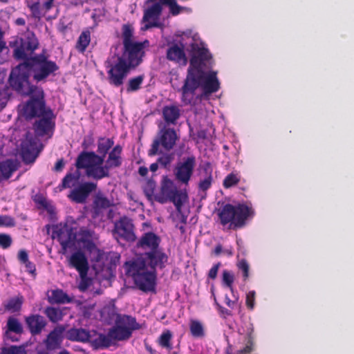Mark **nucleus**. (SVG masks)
<instances>
[{"instance_id":"nucleus-19","label":"nucleus","mask_w":354,"mask_h":354,"mask_svg":"<svg viewBox=\"0 0 354 354\" xmlns=\"http://www.w3.org/2000/svg\"><path fill=\"white\" fill-rule=\"evenodd\" d=\"M65 327L62 325L55 326L44 341L48 351H54L61 348Z\"/></svg>"},{"instance_id":"nucleus-49","label":"nucleus","mask_w":354,"mask_h":354,"mask_svg":"<svg viewBox=\"0 0 354 354\" xmlns=\"http://www.w3.org/2000/svg\"><path fill=\"white\" fill-rule=\"evenodd\" d=\"M165 5L169 8V12L173 16H176L180 13V12L185 9L184 7L179 6L176 0H170Z\"/></svg>"},{"instance_id":"nucleus-10","label":"nucleus","mask_w":354,"mask_h":354,"mask_svg":"<svg viewBox=\"0 0 354 354\" xmlns=\"http://www.w3.org/2000/svg\"><path fill=\"white\" fill-rule=\"evenodd\" d=\"M34 91L25 96H29V100L23 106V115L27 120H30L47 113L45 95L42 88L33 87Z\"/></svg>"},{"instance_id":"nucleus-28","label":"nucleus","mask_w":354,"mask_h":354,"mask_svg":"<svg viewBox=\"0 0 354 354\" xmlns=\"http://www.w3.org/2000/svg\"><path fill=\"white\" fill-rule=\"evenodd\" d=\"M115 324L126 327L131 332L141 328L134 317L127 315H118L115 319Z\"/></svg>"},{"instance_id":"nucleus-20","label":"nucleus","mask_w":354,"mask_h":354,"mask_svg":"<svg viewBox=\"0 0 354 354\" xmlns=\"http://www.w3.org/2000/svg\"><path fill=\"white\" fill-rule=\"evenodd\" d=\"M25 323L32 335L41 334L47 325L46 319L39 314H31L26 316Z\"/></svg>"},{"instance_id":"nucleus-62","label":"nucleus","mask_w":354,"mask_h":354,"mask_svg":"<svg viewBox=\"0 0 354 354\" xmlns=\"http://www.w3.org/2000/svg\"><path fill=\"white\" fill-rule=\"evenodd\" d=\"M64 165L65 163L63 158L58 160L55 165L54 170L55 171H61L63 169Z\"/></svg>"},{"instance_id":"nucleus-7","label":"nucleus","mask_w":354,"mask_h":354,"mask_svg":"<svg viewBox=\"0 0 354 354\" xmlns=\"http://www.w3.org/2000/svg\"><path fill=\"white\" fill-rule=\"evenodd\" d=\"M9 46L13 49V57L16 60L26 62L35 55L39 42L33 32L28 31L21 37H12Z\"/></svg>"},{"instance_id":"nucleus-16","label":"nucleus","mask_w":354,"mask_h":354,"mask_svg":"<svg viewBox=\"0 0 354 354\" xmlns=\"http://www.w3.org/2000/svg\"><path fill=\"white\" fill-rule=\"evenodd\" d=\"M38 118L33 124V130L36 136L43 137L54 129L55 115L48 107L47 113Z\"/></svg>"},{"instance_id":"nucleus-1","label":"nucleus","mask_w":354,"mask_h":354,"mask_svg":"<svg viewBox=\"0 0 354 354\" xmlns=\"http://www.w3.org/2000/svg\"><path fill=\"white\" fill-rule=\"evenodd\" d=\"M134 28L131 24L122 26L123 49L121 54L109 55L104 62L109 83L115 87L122 86L130 72L136 69L142 62L145 56L144 42L132 41Z\"/></svg>"},{"instance_id":"nucleus-35","label":"nucleus","mask_w":354,"mask_h":354,"mask_svg":"<svg viewBox=\"0 0 354 354\" xmlns=\"http://www.w3.org/2000/svg\"><path fill=\"white\" fill-rule=\"evenodd\" d=\"M203 171L205 174V177L199 183V189L202 191L207 190L212 185V167L211 163L206 162L203 166Z\"/></svg>"},{"instance_id":"nucleus-21","label":"nucleus","mask_w":354,"mask_h":354,"mask_svg":"<svg viewBox=\"0 0 354 354\" xmlns=\"http://www.w3.org/2000/svg\"><path fill=\"white\" fill-rule=\"evenodd\" d=\"M112 205V202L103 193L99 192L95 195L91 205L92 218H98L103 214L104 210L111 207Z\"/></svg>"},{"instance_id":"nucleus-52","label":"nucleus","mask_w":354,"mask_h":354,"mask_svg":"<svg viewBox=\"0 0 354 354\" xmlns=\"http://www.w3.org/2000/svg\"><path fill=\"white\" fill-rule=\"evenodd\" d=\"M72 334L75 335V339L77 341L84 342L87 340L89 337L88 333L86 330L82 328L73 330L72 331Z\"/></svg>"},{"instance_id":"nucleus-63","label":"nucleus","mask_w":354,"mask_h":354,"mask_svg":"<svg viewBox=\"0 0 354 354\" xmlns=\"http://www.w3.org/2000/svg\"><path fill=\"white\" fill-rule=\"evenodd\" d=\"M237 300L238 298H236L235 300H231L227 295H225V302L226 305L231 308H234V305L237 302Z\"/></svg>"},{"instance_id":"nucleus-30","label":"nucleus","mask_w":354,"mask_h":354,"mask_svg":"<svg viewBox=\"0 0 354 354\" xmlns=\"http://www.w3.org/2000/svg\"><path fill=\"white\" fill-rule=\"evenodd\" d=\"M64 310L59 307L47 306L44 310V314L50 322L55 324L63 319L65 315Z\"/></svg>"},{"instance_id":"nucleus-23","label":"nucleus","mask_w":354,"mask_h":354,"mask_svg":"<svg viewBox=\"0 0 354 354\" xmlns=\"http://www.w3.org/2000/svg\"><path fill=\"white\" fill-rule=\"evenodd\" d=\"M184 48L183 44H172L167 48L166 55L167 59L175 63L185 65L187 62V59Z\"/></svg>"},{"instance_id":"nucleus-15","label":"nucleus","mask_w":354,"mask_h":354,"mask_svg":"<svg viewBox=\"0 0 354 354\" xmlns=\"http://www.w3.org/2000/svg\"><path fill=\"white\" fill-rule=\"evenodd\" d=\"M196 165V158L192 155L183 158L182 162H179L174 170L176 178L182 183L187 185L193 174Z\"/></svg>"},{"instance_id":"nucleus-59","label":"nucleus","mask_w":354,"mask_h":354,"mask_svg":"<svg viewBox=\"0 0 354 354\" xmlns=\"http://www.w3.org/2000/svg\"><path fill=\"white\" fill-rule=\"evenodd\" d=\"M4 32L0 28V54L7 48L6 43L3 39Z\"/></svg>"},{"instance_id":"nucleus-29","label":"nucleus","mask_w":354,"mask_h":354,"mask_svg":"<svg viewBox=\"0 0 354 354\" xmlns=\"http://www.w3.org/2000/svg\"><path fill=\"white\" fill-rule=\"evenodd\" d=\"M24 333L23 325L21 322L15 316L8 317L5 326V334L8 335L10 333L21 335Z\"/></svg>"},{"instance_id":"nucleus-39","label":"nucleus","mask_w":354,"mask_h":354,"mask_svg":"<svg viewBox=\"0 0 354 354\" xmlns=\"http://www.w3.org/2000/svg\"><path fill=\"white\" fill-rule=\"evenodd\" d=\"M144 80V75H140L130 78L126 84L127 93H133L140 90L142 84H143Z\"/></svg>"},{"instance_id":"nucleus-33","label":"nucleus","mask_w":354,"mask_h":354,"mask_svg":"<svg viewBox=\"0 0 354 354\" xmlns=\"http://www.w3.org/2000/svg\"><path fill=\"white\" fill-rule=\"evenodd\" d=\"M91 30L84 29L77 38L75 49L80 53H84L91 43Z\"/></svg>"},{"instance_id":"nucleus-13","label":"nucleus","mask_w":354,"mask_h":354,"mask_svg":"<svg viewBox=\"0 0 354 354\" xmlns=\"http://www.w3.org/2000/svg\"><path fill=\"white\" fill-rule=\"evenodd\" d=\"M113 234L119 240L127 242H134L136 240L135 226L132 219L124 216L120 217L114 224Z\"/></svg>"},{"instance_id":"nucleus-46","label":"nucleus","mask_w":354,"mask_h":354,"mask_svg":"<svg viewBox=\"0 0 354 354\" xmlns=\"http://www.w3.org/2000/svg\"><path fill=\"white\" fill-rule=\"evenodd\" d=\"M239 180L240 179L236 174L230 173L224 178L223 185L225 188H230L238 184Z\"/></svg>"},{"instance_id":"nucleus-44","label":"nucleus","mask_w":354,"mask_h":354,"mask_svg":"<svg viewBox=\"0 0 354 354\" xmlns=\"http://www.w3.org/2000/svg\"><path fill=\"white\" fill-rule=\"evenodd\" d=\"M223 283L230 289L232 292H234L232 284L234 280V276L233 273L227 270H224L222 273Z\"/></svg>"},{"instance_id":"nucleus-60","label":"nucleus","mask_w":354,"mask_h":354,"mask_svg":"<svg viewBox=\"0 0 354 354\" xmlns=\"http://www.w3.org/2000/svg\"><path fill=\"white\" fill-rule=\"evenodd\" d=\"M6 94L5 91H0V110L3 109L6 105Z\"/></svg>"},{"instance_id":"nucleus-18","label":"nucleus","mask_w":354,"mask_h":354,"mask_svg":"<svg viewBox=\"0 0 354 354\" xmlns=\"http://www.w3.org/2000/svg\"><path fill=\"white\" fill-rule=\"evenodd\" d=\"M162 11V4L156 2L148 7L144 11L142 21L146 22L142 28V30H147L151 28H159L160 24L157 21Z\"/></svg>"},{"instance_id":"nucleus-41","label":"nucleus","mask_w":354,"mask_h":354,"mask_svg":"<svg viewBox=\"0 0 354 354\" xmlns=\"http://www.w3.org/2000/svg\"><path fill=\"white\" fill-rule=\"evenodd\" d=\"M28 8L31 12L32 17L35 19L39 20L44 15L42 6L39 1L28 3Z\"/></svg>"},{"instance_id":"nucleus-58","label":"nucleus","mask_w":354,"mask_h":354,"mask_svg":"<svg viewBox=\"0 0 354 354\" xmlns=\"http://www.w3.org/2000/svg\"><path fill=\"white\" fill-rule=\"evenodd\" d=\"M42 6L44 15L48 12L54 6V0H46Z\"/></svg>"},{"instance_id":"nucleus-56","label":"nucleus","mask_w":354,"mask_h":354,"mask_svg":"<svg viewBox=\"0 0 354 354\" xmlns=\"http://www.w3.org/2000/svg\"><path fill=\"white\" fill-rule=\"evenodd\" d=\"M221 266V263L220 262L214 264L212 268L209 270L208 272V277L211 279H215L217 277L218 271Z\"/></svg>"},{"instance_id":"nucleus-4","label":"nucleus","mask_w":354,"mask_h":354,"mask_svg":"<svg viewBox=\"0 0 354 354\" xmlns=\"http://www.w3.org/2000/svg\"><path fill=\"white\" fill-rule=\"evenodd\" d=\"M255 212L251 205L239 203L233 205L225 204L218 210V216L222 225L230 224V228H242L248 219L252 218Z\"/></svg>"},{"instance_id":"nucleus-43","label":"nucleus","mask_w":354,"mask_h":354,"mask_svg":"<svg viewBox=\"0 0 354 354\" xmlns=\"http://www.w3.org/2000/svg\"><path fill=\"white\" fill-rule=\"evenodd\" d=\"M88 271L79 273L80 277V281L78 286V288L80 291H86L91 284V279L88 277Z\"/></svg>"},{"instance_id":"nucleus-53","label":"nucleus","mask_w":354,"mask_h":354,"mask_svg":"<svg viewBox=\"0 0 354 354\" xmlns=\"http://www.w3.org/2000/svg\"><path fill=\"white\" fill-rule=\"evenodd\" d=\"M256 292L254 290L249 291L246 295L245 304L248 309L253 310L255 304Z\"/></svg>"},{"instance_id":"nucleus-48","label":"nucleus","mask_w":354,"mask_h":354,"mask_svg":"<svg viewBox=\"0 0 354 354\" xmlns=\"http://www.w3.org/2000/svg\"><path fill=\"white\" fill-rule=\"evenodd\" d=\"M237 267L239 270L242 272L243 281H246L249 277V263L245 259H241L237 263Z\"/></svg>"},{"instance_id":"nucleus-61","label":"nucleus","mask_w":354,"mask_h":354,"mask_svg":"<svg viewBox=\"0 0 354 354\" xmlns=\"http://www.w3.org/2000/svg\"><path fill=\"white\" fill-rule=\"evenodd\" d=\"M84 248L89 252H93L95 248V244L90 240L86 241L84 243Z\"/></svg>"},{"instance_id":"nucleus-55","label":"nucleus","mask_w":354,"mask_h":354,"mask_svg":"<svg viewBox=\"0 0 354 354\" xmlns=\"http://www.w3.org/2000/svg\"><path fill=\"white\" fill-rule=\"evenodd\" d=\"M110 336L107 337L104 335H100L97 339V344L103 348H108L111 346V340Z\"/></svg>"},{"instance_id":"nucleus-12","label":"nucleus","mask_w":354,"mask_h":354,"mask_svg":"<svg viewBox=\"0 0 354 354\" xmlns=\"http://www.w3.org/2000/svg\"><path fill=\"white\" fill-rule=\"evenodd\" d=\"M52 236L59 241L63 254L66 252L68 248H71L75 245L77 238L76 233L73 227L67 224L62 223L53 225Z\"/></svg>"},{"instance_id":"nucleus-32","label":"nucleus","mask_w":354,"mask_h":354,"mask_svg":"<svg viewBox=\"0 0 354 354\" xmlns=\"http://www.w3.org/2000/svg\"><path fill=\"white\" fill-rule=\"evenodd\" d=\"M17 258L19 261L25 266L26 271L35 279L37 276L36 266L34 263L29 260L28 252L25 250H20Z\"/></svg>"},{"instance_id":"nucleus-14","label":"nucleus","mask_w":354,"mask_h":354,"mask_svg":"<svg viewBox=\"0 0 354 354\" xmlns=\"http://www.w3.org/2000/svg\"><path fill=\"white\" fill-rule=\"evenodd\" d=\"M161 192L166 196L169 201L172 202L178 213H180L184 201L187 196L185 193L178 190L174 182L167 176L162 180Z\"/></svg>"},{"instance_id":"nucleus-11","label":"nucleus","mask_w":354,"mask_h":354,"mask_svg":"<svg viewBox=\"0 0 354 354\" xmlns=\"http://www.w3.org/2000/svg\"><path fill=\"white\" fill-rule=\"evenodd\" d=\"M122 147L116 145L108 153V157L105 161L104 167H97L95 169L99 174V180L104 178H109L111 176V169L118 168L122 165Z\"/></svg>"},{"instance_id":"nucleus-42","label":"nucleus","mask_w":354,"mask_h":354,"mask_svg":"<svg viewBox=\"0 0 354 354\" xmlns=\"http://www.w3.org/2000/svg\"><path fill=\"white\" fill-rule=\"evenodd\" d=\"M189 329L192 335L194 337H202L205 335L204 328L198 320H191Z\"/></svg>"},{"instance_id":"nucleus-31","label":"nucleus","mask_w":354,"mask_h":354,"mask_svg":"<svg viewBox=\"0 0 354 354\" xmlns=\"http://www.w3.org/2000/svg\"><path fill=\"white\" fill-rule=\"evenodd\" d=\"M132 335V332L126 327H122L118 324H115V326L110 330L109 333V336L111 337V339L122 341L126 340L130 338Z\"/></svg>"},{"instance_id":"nucleus-34","label":"nucleus","mask_w":354,"mask_h":354,"mask_svg":"<svg viewBox=\"0 0 354 354\" xmlns=\"http://www.w3.org/2000/svg\"><path fill=\"white\" fill-rule=\"evenodd\" d=\"M16 170L17 167L12 160L0 162V181L9 179Z\"/></svg>"},{"instance_id":"nucleus-47","label":"nucleus","mask_w":354,"mask_h":354,"mask_svg":"<svg viewBox=\"0 0 354 354\" xmlns=\"http://www.w3.org/2000/svg\"><path fill=\"white\" fill-rule=\"evenodd\" d=\"M0 354H26L24 348L21 346H10L1 348Z\"/></svg>"},{"instance_id":"nucleus-6","label":"nucleus","mask_w":354,"mask_h":354,"mask_svg":"<svg viewBox=\"0 0 354 354\" xmlns=\"http://www.w3.org/2000/svg\"><path fill=\"white\" fill-rule=\"evenodd\" d=\"M93 160L91 151H82L75 160L76 170L73 173H68L62 179V187L70 188L74 187L80 178V169H85L86 176L94 180H99V174L95 169L97 167L92 166Z\"/></svg>"},{"instance_id":"nucleus-9","label":"nucleus","mask_w":354,"mask_h":354,"mask_svg":"<svg viewBox=\"0 0 354 354\" xmlns=\"http://www.w3.org/2000/svg\"><path fill=\"white\" fill-rule=\"evenodd\" d=\"M178 136L173 128L163 127L153 139L148 151L149 156L170 151L174 147Z\"/></svg>"},{"instance_id":"nucleus-50","label":"nucleus","mask_w":354,"mask_h":354,"mask_svg":"<svg viewBox=\"0 0 354 354\" xmlns=\"http://www.w3.org/2000/svg\"><path fill=\"white\" fill-rule=\"evenodd\" d=\"M16 225L15 220L9 215H0V227H12Z\"/></svg>"},{"instance_id":"nucleus-51","label":"nucleus","mask_w":354,"mask_h":354,"mask_svg":"<svg viewBox=\"0 0 354 354\" xmlns=\"http://www.w3.org/2000/svg\"><path fill=\"white\" fill-rule=\"evenodd\" d=\"M12 239L10 235L1 233L0 234V247L3 249H8L11 246Z\"/></svg>"},{"instance_id":"nucleus-8","label":"nucleus","mask_w":354,"mask_h":354,"mask_svg":"<svg viewBox=\"0 0 354 354\" xmlns=\"http://www.w3.org/2000/svg\"><path fill=\"white\" fill-rule=\"evenodd\" d=\"M30 75L22 62L12 69L8 78L9 85L12 90L22 95L30 94L34 91L33 87H38L30 84Z\"/></svg>"},{"instance_id":"nucleus-54","label":"nucleus","mask_w":354,"mask_h":354,"mask_svg":"<svg viewBox=\"0 0 354 354\" xmlns=\"http://www.w3.org/2000/svg\"><path fill=\"white\" fill-rule=\"evenodd\" d=\"M106 155H103V154H99V153H96L94 151H91V157H92V160H93V162L95 160H96V162L95 164H93L92 166H95V167H104V165L103 163L104 162L105 163V157H106Z\"/></svg>"},{"instance_id":"nucleus-17","label":"nucleus","mask_w":354,"mask_h":354,"mask_svg":"<svg viewBox=\"0 0 354 354\" xmlns=\"http://www.w3.org/2000/svg\"><path fill=\"white\" fill-rule=\"evenodd\" d=\"M97 187V185L96 183H82L70 192L68 198L76 203H85L90 194L95 192Z\"/></svg>"},{"instance_id":"nucleus-45","label":"nucleus","mask_w":354,"mask_h":354,"mask_svg":"<svg viewBox=\"0 0 354 354\" xmlns=\"http://www.w3.org/2000/svg\"><path fill=\"white\" fill-rule=\"evenodd\" d=\"M156 189V183L148 180L142 187L143 192L149 200H151Z\"/></svg>"},{"instance_id":"nucleus-40","label":"nucleus","mask_w":354,"mask_h":354,"mask_svg":"<svg viewBox=\"0 0 354 354\" xmlns=\"http://www.w3.org/2000/svg\"><path fill=\"white\" fill-rule=\"evenodd\" d=\"M28 146H24L22 148V158L25 163L30 164L35 161L38 152H35V149L32 147L31 141L29 142Z\"/></svg>"},{"instance_id":"nucleus-37","label":"nucleus","mask_w":354,"mask_h":354,"mask_svg":"<svg viewBox=\"0 0 354 354\" xmlns=\"http://www.w3.org/2000/svg\"><path fill=\"white\" fill-rule=\"evenodd\" d=\"M114 145L113 138L100 137L97 140V153L99 154L107 155L109 151L112 149Z\"/></svg>"},{"instance_id":"nucleus-27","label":"nucleus","mask_w":354,"mask_h":354,"mask_svg":"<svg viewBox=\"0 0 354 354\" xmlns=\"http://www.w3.org/2000/svg\"><path fill=\"white\" fill-rule=\"evenodd\" d=\"M180 116V110L176 105H167L162 109V118L168 125L177 123Z\"/></svg>"},{"instance_id":"nucleus-64","label":"nucleus","mask_w":354,"mask_h":354,"mask_svg":"<svg viewBox=\"0 0 354 354\" xmlns=\"http://www.w3.org/2000/svg\"><path fill=\"white\" fill-rule=\"evenodd\" d=\"M217 308H218L220 313L225 316H230L232 315L230 310L223 307L219 304H217Z\"/></svg>"},{"instance_id":"nucleus-25","label":"nucleus","mask_w":354,"mask_h":354,"mask_svg":"<svg viewBox=\"0 0 354 354\" xmlns=\"http://www.w3.org/2000/svg\"><path fill=\"white\" fill-rule=\"evenodd\" d=\"M245 342V346L236 351L234 354H248L254 350L255 335L254 326L252 323H248L246 325Z\"/></svg>"},{"instance_id":"nucleus-38","label":"nucleus","mask_w":354,"mask_h":354,"mask_svg":"<svg viewBox=\"0 0 354 354\" xmlns=\"http://www.w3.org/2000/svg\"><path fill=\"white\" fill-rule=\"evenodd\" d=\"M172 337V333L169 330H165L158 337L157 342L162 348L171 351L173 349Z\"/></svg>"},{"instance_id":"nucleus-22","label":"nucleus","mask_w":354,"mask_h":354,"mask_svg":"<svg viewBox=\"0 0 354 354\" xmlns=\"http://www.w3.org/2000/svg\"><path fill=\"white\" fill-rule=\"evenodd\" d=\"M161 242L160 238L152 232H145L137 242V247L144 250L151 251L158 249Z\"/></svg>"},{"instance_id":"nucleus-2","label":"nucleus","mask_w":354,"mask_h":354,"mask_svg":"<svg viewBox=\"0 0 354 354\" xmlns=\"http://www.w3.org/2000/svg\"><path fill=\"white\" fill-rule=\"evenodd\" d=\"M212 56L205 48L194 50L189 61L187 74L181 88L182 101L190 104L194 100L196 91L201 87L203 95H209L218 91L220 83L216 71L206 73L205 69L212 66Z\"/></svg>"},{"instance_id":"nucleus-57","label":"nucleus","mask_w":354,"mask_h":354,"mask_svg":"<svg viewBox=\"0 0 354 354\" xmlns=\"http://www.w3.org/2000/svg\"><path fill=\"white\" fill-rule=\"evenodd\" d=\"M158 162L163 167H167L168 165L170 164L171 161V158L169 155L165 154L158 158Z\"/></svg>"},{"instance_id":"nucleus-5","label":"nucleus","mask_w":354,"mask_h":354,"mask_svg":"<svg viewBox=\"0 0 354 354\" xmlns=\"http://www.w3.org/2000/svg\"><path fill=\"white\" fill-rule=\"evenodd\" d=\"M23 62L36 83L46 82L48 77L55 75L59 68L56 62L49 59L44 53L36 54Z\"/></svg>"},{"instance_id":"nucleus-36","label":"nucleus","mask_w":354,"mask_h":354,"mask_svg":"<svg viewBox=\"0 0 354 354\" xmlns=\"http://www.w3.org/2000/svg\"><path fill=\"white\" fill-rule=\"evenodd\" d=\"M23 303V296L19 295L10 298L3 306L6 310L14 313H18L21 310Z\"/></svg>"},{"instance_id":"nucleus-26","label":"nucleus","mask_w":354,"mask_h":354,"mask_svg":"<svg viewBox=\"0 0 354 354\" xmlns=\"http://www.w3.org/2000/svg\"><path fill=\"white\" fill-rule=\"evenodd\" d=\"M47 300L50 304H64L71 303L73 299L62 289L52 290L48 292Z\"/></svg>"},{"instance_id":"nucleus-3","label":"nucleus","mask_w":354,"mask_h":354,"mask_svg":"<svg viewBox=\"0 0 354 354\" xmlns=\"http://www.w3.org/2000/svg\"><path fill=\"white\" fill-rule=\"evenodd\" d=\"M168 257L162 248L146 251L133 261L124 265L126 275L131 277L138 288L145 292H155L156 268H165Z\"/></svg>"},{"instance_id":"nucleus-24","label":"nucleus","mask_w":354,"mask_h":354,"mask_svg":"<svg viewBox=\"0 0 354 354\" xmlns=\"http://www.w3.org/2000/svg\"><path fill=\"white\" fill-rule=\"evenodd\" d=\"M68 265L75 268L78 273L88 271L89 265L86 254L81 250L73 252L69 259Z\"/></svg>"}]
</instances>
